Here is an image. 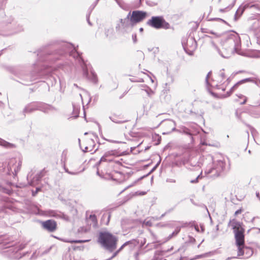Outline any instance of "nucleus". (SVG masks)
<instances>
[{
  "mask_svg": "<svg viewBox=\"0 0 260 260\" xmlns=\"http://www.w3.org/2000/svg\"><path fill=\"white\" fill-rule=\"evenodd\" d=\"M212 44L223 58H228L234 53H240L241 39L237 34H230L224 41L223 49L226 52L225 54L219 50L213 42H212Z\"/></svg>",
  "mask_w": 260,
  "mask_h": 260,
  "instance_id": "obj_1",
  "label": "nucleus"
},
{
  "mask_svg": "<svg viewBox=\"0 0 260 260\" xmlns=\"http://www.w3.org/2000/svg\"><path fill=\"white\" fill-rule=\"evenodd\" d=\"M63 48L66 50H72L70 52V55L73 56L76 59L78 63L80 65L83 72V75L91 82L96 84L98 82V79L96 74L92 71H90V74L88 73L87 64L85 63L84 60L81 56V54L76 50L72 44L64 43Z\"/></svg>",
  "mask_w": 260,
  "mask_h": 260,
  "instance_id": "obj_2",
  "label": "nucleus"
},
{
  "mask_svg": "<svg viewBox=\"0 0 260 260\" xmlns=\"http://www.w3.org/2000/svg\"><path fill=\"white\" fill-rule=\"evenodd\" d=\"M98 241L105 249L112 252L116 248L118 239L110 232H101Z\"/></svg>",
  "mask_w": 260,
  "mask_h": 260,
  "instance_id": "obj_3",
  "label": "nucleus"
},
{
  "mask_svg": "<svg viewBox=\"0 0 260 260\" xmlns=\"http://www.w3.org/2000/svg\"><path fill=\"white\" fill-rule=\"evenodd\" d=\"M209 159L213 161V166L206 172L210 174V177L216 178L221 175L226 170V165L223 159L215 160L211 155H208Z\"/></svg>",
  "mask_w": 260,
  "mask_h": 260,
  "instance_id": "obj_4",
  "label": "nucleus"
},
{
  "mask_svg": "<svg viewBox=\"0 0 260 260\" xmlns=\"http://www.w3.org/2000/svg\"><path fill=\"white\" fill-rule=\"evenodd\" d=\"M233 228L234 230L236 244L237 247H240L244 244V229L243 228V224L240 222L234 221Z\"/></svg>",
  "mask_w": 260,
  "mask_h": 260,
  "instance_id": "obj_5",
  "label": "nucleus"
},
{
  "mask_svg": "<svg viewBox=\"0 0 260 260\" xmlns=\"http://www.w3.org/2000/svg\"><path fill=\"white\" fill-rule=\"evenodd\" d=\"M147 25L155 29H168L170 24L167 22L162 16H152L147 22Z\"/></svg>",
  "mask_w": 260,
  "mask_h": 260,
  "instance_id": "obj_6",
  "label": "nucleus"
},
{
  "mask_svg": "<svg viewBox=\"0 0 260 260\" xmlns=\"http://www.w3.org/2000/svg\"><path fill=\"white\" fill-rule=\"evenodd\" d=\"M7 29L9 30V32L1 31L0 34L3 36L12 35L22 30V27L19 24H17L16 22L14 21L13 18L10 16L8 18L7 21Z\"/></svg>",
  "mask_w": 260,
  "mask_h": 260,
  "instance_id": "obj_7",
  "label": "nucleus"
},
{
  "mask_svg": "<svg viewBox=\"0 0 260 260\" xmlns=\"http://www.w3.org/2000/svg\"><path fill=\"white\" fill-rule=\"evenodd\" d=\"M248 31L257 38L260 37V19L248 20Z\"/></svg>",
  "mask_w": 260,
  "mask_h": 260,
  "instance_id": "obj_8",
  "label": "nucleus"
},
{
  "mask_svg": "<svg viewBox=\"0 0 260 260\" xmlns=\"http://www.w3.org/2000/svg\"><path fill=\"white\" fill-rule=\"evenodd\" d=\"M130 16L131 12L128 13L125 18L119 19L115 26V29L117 31H121L122 29H125L134 26V25H132Z\"/></svg>",
  "mask_w": 260,
  "mask_h": 260,
  "instance_id": "obj_9",
  "label": "nucleus"
},
{
  "mask_svg": "<svg viewBox=\"0 0 260 260\" xmlns=\"http://www.w3.org/2000/svg\"><path fill=\"white\" fill-rule=\"evenodd\" d=\"M22 165V161L19 159L17 162L15 159H11L8 166V174L11 175L12 174L14 176H16L17 173L20 171Z\"/></svg>",
  "mask_w": 260,
  "mask_h": 260,
  "instance_id": "obj_10",
  "label": "nucleus"
},
{
  "mask_svg": "<svg viewBox=\"0 0 260 260\" xmlns=\"http://www.w3.org/2000/svg\"><path fill=\"white\" fill-rule=\"evenodd\" d=\"M146 16L147 13L142 11L136 10L133 11L132 13L131 12L130 18L132 25H134L142 21L146 18Z\"/></svg>",
  "mask_w": 260,
  "mask_h": 260,
  "instance_id": "obj_11",
  "label": "nucleus"
},
{
  "mask_svg": "<svg viewBox=\"0 0 260 260\" xmlns=\"http://www.w3.org/2000/svg\"><path fill=\"white\" fill-rule=\"evenodd\" d=\"M253 105L248 107L249 112L251 116L258 118L260 117V110L254 107L260 105V94L253 98Z\"/></svg>",
  "mask_w": 260,
  "mask_h": 260,
  "instance_id": "obj_12",
  "label": "nucleus"
},
{
  "mask_svg": "<svg viewBox=\"0 0 260 260\" xmlns=\"http://www.w3.org/2000/svg\"><path fill=\"white\" fill-rule=\"evenodd\" d=\"M235 114L238 119L240 120L247 126L250 127V125L246 123V121L249 120L251 116L249 112L248 108L245 109L244 110H237Z\"/></svg>",
  "mask_w": 260,
  "mask_h": 260,
  "instance_id": "obj_13",
  "label": "nucleus"
},
{
  "mask_svg": "<svg viewBox=\"0 0 260 260\" xmlns=\"http://www.w3.org/2000/svg\"><path fill=\"white\" fill-rule=\"evenodd\" d=\"M238 257L245 255V258H248L250 257L253 253V251L251 248L246 246L244 244L238 247Z\"/></svg>",
  "mask_w": 260,
  "mask_h": 260,
  "instance_id": "obj_14",
  "label": "nucleus"
},
{
  "mask_svg": "<svg viewBox=\"0 0 260 260\" xmlns=\"http://www.w3.org/2000/svg\"><path fill=\"white\" fill-rule=\"evenodd\" d=\"M41 224L44 229L49 232H54L57 229V223L53 219L42 221Z\"/></svg>",
  "mask_w": 260,
  "mask_h": 260,
  "instance_id": "obj_15",
  "label": "nucleus"
},
{
  "mask_svg": "<svg viewBox=\"0 0 260 260\" xmlns=\"http://www.w3.org/2000/svg\"><path fill=\"white\" fill-rule=\"evenodd\" d=\"M36 110H38V105L37 102L30 103L26 105L22 113L25 117L26 114L31 113Z\"/></svg>",
  "mask_w": 260,
  "mask_h": 260,
  "instance_id": "obj_16",
  "label": "nucleus"
},
{
  "mask_svg": "<svg viewBox=\"0 0 260 260\" xmlns=\"http://www.w3.org/2000/svg\"><path fill=\"white\" fill-rule=\"evenodd\" d=\"M250 8L252 9L255 11L254 12L258 15H260V6L258 4H245L241 10V14L245 10Z\"/></svg>",
  "mask_w": 260,
  "mask_h": 260,
  "instance_id": "obj_17",
  "label": "nucleus"
},
{
  "mask_svg": "<svg viewBox=\"0 0 260 260\" xmlns=\"http://www.w3.org/2000/svg\"><path fill=\"white\" fill-rule=\"evenodd\" d=\"M116 154L117 152L115 150H111L106 152L101 157L97 165L100 164L103 161H111L112 159L111 158H109L108 157L111 156L116 155Z\"/></svg>",
  "mask_w": 260,
  "mask_h": 260,
  "instance_id": "obj_18",
  "label": "nucleus"
},
{
  "mask_svg": "<svg viewBox=\"0 0 260 260\" xmlns=\"http://www.w3.org/2000/svg\"><path fill=\"white\" fill-rule=\"evenodd\" d=\"M38 110L41 111L45 113H47L49 111H52L54 109V108L51 105L38 102Z\"/></svg>",
  "mask_w": 260,
  "mask_h": 260,
  "instance_id": "obj_19",
  "label": "nucleus"
},
{
  "mask_svg": "<svg viewBox=\"0 0 260 260\" xmlns=\"http://www.w3.org/2000/svg\"><path fill=\"white\" fill-rule=\"evenodd\" d=\"M174 79L173 76L168 73L167 72V82L165 84L164 90L166 91H169L170 88V85L174 82Z\"/></svg>",
  "mask_w": 260,
  "mask_h": 260,
  "instance_id": "obj_20",
  "label": "nucleus"
},
{
  "mask_svg": "<svg viewBox=\"0 0 260 260\" xmlns=\"http://www.w3.org/2000/svg\"><path fill=\"white\" fill-rule=\"evenodd\" d=\"M250 79V78H246L243 80H242L239 82H238L237 83H236L230 90V91H228L226 92V96H229L231 95V94L234 92V91L237 88V87L239 86V85L245 83L248 81H249Z\"/></svg>",
  "mask_w": 260,
  "mask_h": 260,
  "instance_id": "obj_21",
  "label": "nucleus"
},
{
  "mask_svg": "<svg viewBox=\"0 0 260 260\" xmlns=\"http://www.w3.org/2000/svg\"><path fill=\"white\" fill-rule=\"evenodd\" d=\"M0 146L7 149H13L16 148V145L9 143L0 138Z\"/></svg>",
  "mask_w": 260,
  "mask_h": 260,
  "instance_id": "obj_22",
  "label": "nucleus"
},
{
  "mask_svg": "<svg viewBox=\"0 0 260 260\" xmlns=\"http://www.w3.org/2000/svg\"><path fill=\"white\" fill-rule=\"evenodd\" d=\"M111 218V214L109 212L105 213L102 215L101 222L103 224L108 225Z\"/></svg>",
  "mask_w": 260,
  "mask_h": 260,
  "instance_id": "obj_23",
  "label": "nucleus"
},
{
  "mask_svg": "<svg viewBox=\"0 0 260 260\" xmlns=\"http://www.w3.org/2000/svg\"><path fill=\"white\" fill-rule=\"evenodd\" d=\"M49 212V215L50 216L62 218L65 219L66 220H69V217L64 214H59L55 211H50Z\"/></svg>",
  "mask_w": 260,
  "mask_h": 260,
  "instance_id": "obj_24",
  "label": "nucleus"
},
{
  "mask_svg": "<svg viewBox=\"0 0 260 260\" xmlns=\"http://www.w3.org/2000/svg\"><path fill=\"white\" fill-rule=\"evenodd\" d=\"M138 244L139 241L136 239H133L126 242V245L128 247L129 250L134 249Z\"/></svg>",
  "mask_w": 260,
  "mask_h": 260,
  "instance_id": "obj_25",
  "label": "nucleus"
},
{
  "mask_svg": "<svg viewBox=\"0 0 260 260\" xmlns=\"http://www.w3.org/2000/svg\"><path fill=\"white\" fill-rule=\"evenodd\" d=\"M73 112H72V117L76 118L79 116V111H80V107L78 106H76L75 104H73Z\"/></svg>",
  "mask_w": 260,
  "mask_h": 260,
  "instance_id": "obj_26",
  "label": "nucleus"
},
{
  "mask_svg": "<svg viewBox=\"0 0 260 260\" xmlns=\"http://www.w3.org/2000/svg\"><path fill=\"white\" fill-rule=\"evenodd\" d=\"M225 74L224 73V69H222L219 71L217 81L218 83H222L223 79L225 78Z\"/></svg>",
  "mask_w": 260,
  "mask_h": 260,
  "instance_id": "obj_27",
  "label": "nucleus"
},
{
  "mask_svg": "<svg viewBox=\"0 0 260 260\" xmlns=\"http://www.w3.org/2000/svg\"><path fill=\"white\" fill-rule=\"evenodd\" d=\"M45 173V170L43 169L39 173L37 174L33 178V181L38 182L44 176Z\"/></svg>",
  "mask_w": 260,
  "mask_h": 260,
  "instance_id": "obj_28",
  "label": "nucleus"
},
{
  "mask_svg": "<svg viewBox=\"0 0 260 260\" xmlns=\"http://www.w3.org/2000/svg\"><path fill=\"white\" fill-rule=\"evenodd\" d=\"M110 120L114 123L120 124L126 122L128 121V120H118L116 116H110Z\"/></svg>",
  "mask_w": 260,
  "mask_h": 260,
  "instance_id": "obj_29",
  "label": "nucleus"
},
{
  "mask_svg": "<svg viewBox=\"0 0 260 260\" xmlns=\"http://www.w3.org/2000/svg\"><path fill=\"white\" fill-rule=\"evenodd\" d=\"M105 34L107 38H111L114 34V29L112 27L106 28L105 30Z\"/></svg>",
  "mask_w": 260,
  "mask_h": 260,
  "instance_id": "obj_30",
  "label": "nucleus"
},
{
  "mask_svg": "<svg viewBox=\"0 0 260 260\" xmlns=\"http://www.w3.org/2000/svg\"><path fill=\"white\" fill-rule=\"evenodd\" d=\"M180 228H179V227H177L175 230L171 234H170L169 236H168L166 239V240L165 242H167L169 240H170L171 239H172L174 236H176L180 232Z\"/></svg>",
  "mask_w": 260,
  "mask_h": 260,
  "instance_id": "obj_31",
  "label": "nucleus"
},
{
  "mask_svg": "<svg viewBox=\"0 0 260 260\" xmlns=\"http://www.w3.org/2000/svg\"><path fill=\"white\" fill-rule=\"evenodd\" d=\"M63 169H64V171L67 173L68 174H70V175H78L80 173L83 172L84 171V170H83L82 171H80V172H72V171H69V170L68 169V168H67L66 167V165L64 164L63 166Z\"/></svg>",
  "mask_w": 260,
  "mask_h": 260,
  "instance_id": "obj_32",
  "label": "nucleus"
},
{
  "mask_svg": "<svg viewBox=\"0 0 260 260\" xmlns=\"http://www.w3.org/2000/svg\"><path fill=\"white\" fill-rule=\"evenodd\" d=\"M181 132L184 134L189 136L191 139L192 141L193 140L192 135L188 128L184 127L181 129Z\"/></svg>",
  "mask_w": 260,
  "mask_h": 260,
  "instance_id": "obj_33",
  "label": "nucleus"
},
{
  "mask_svg": "<svg viewBox=\"0 0 260 260\" xmlns=\"http://www.w3.org/2000/svg\"><path fill=\"white\" fill-rule=\"evenodd\" d=\"M126 246V242H125L117 251H116L113 253V255L110 258H109V259H111L113 257H115Z\"/></svg>",
  "mask_w": 260,
  "mask_h": 260,
  "instance_id": "obj_34",
  "label": "nucleus"
},
{
  "mask_svg": "<svg viewBox=\"0 0 260 260\" xmlns=\"http://www.w3.org/2000/svg\"><path fill=\"white\" fill-rule=\"evenodd\" d=\"M126 246V242H125L117 251H116L113 253V255L110 258H109V259H111L113 257H115Z\"/></svg>",
  "mask_w": 260,
  "mask_h": 260,
  "instance_id": "obj_35",
  "label": "nucleus"
},
{
  "mask_svg": "<svg viewBox=\"0 0 260 260\" xmlns=\"http://www.w3.org/2000/svg\"><path fill=\"white\" fill-rule=\"evenodd\" d=\"M0 191L5 193H7V194H10L12 192V191L11 189L7 188L5 187H4L3 186H1V185H0Z\"/></svg>",
  "mask_w": 260,
  "mask_h": 260,
  "instance_id": "obj_36",
  "label": "nucleus"
},
{
  "mask_svg": "<svg viewBox=\"0 0 260 260\" xmlns=\"http://www.w3.org/2000/svg\"><path fill=\"white\" fill-rule=\"evenodd\" d=\"M203 177L202 173L199 175L195 179L190 180V182L191 183H197L199 182V180Z\"/></svg>",
  "mask_w": 260,
  "mask_h": 260,
  "instance_id": "obj_37",
  "label": "nucleus"
},
{
  "mask_svg": "<svg viewBox=\"0 0 260 260\" xmlns=\"http://www.w3.org/2000/svg\"><path fill=\"white\" fill-rule=\"evenodd\" d=\"M89 219L92 221L94 224H96L97 223V219L96 216L94 214H91L89 216Z\"/></svg>",
  "mask_w": 260,
  "mask_h": 260,
  "instance_id": "obj_38",
  "label": "nucleus"
},
{
  "mask_svg": "<svg viewBox=\"0 0 260 260\" xmlns=\"http://www.w3.org/2000/svg\"><path fill=\"white\" fill-rule=\"evenodd\" d=\"M209 20V21H218L222 22L224 23L227 24V22L225 20H223L221 18H210Z\"/></svg>",
  "mask_w": 260,
  "mask_h": 260,
  "instance_id": "obj_39",
  "label": "nucleus"
},
{
  "mask_svg": "<svg viewBox=\"0 0 260 260\" xmlns=\"http://www.w3.org/2000/svg\"><path fill=\"white\" fill-rule=\"evenodd\" d=\"M99 0H96V1L90 6L89 9L90 11L89 12V13H91V11L93 10V9L94 8V7L97 5L98 2Z\"/></svg>",
  "mask_w": 260,
  "mask_h": 260,
  "instance_id": "obj_40",
  "label": "nucleus"
},
{
  "mask_svg": "<svg viewBox=\"0 0 260 260\" xmlns=\"http://www.w3.org/2000/svg\"><path fill=\"white\" fill-rule=\"evenodd\" d=\"M89 241V240H79L72 241V242L74 243H85V242H88Z\"/></svg>",
  "mask_w": 260,
  "mask_h": 260,
  "instance_id": "obj_41",
  "label": "nucleus"
},
{
  "mask_svg": "<svg viewBox=\"0 0 260 260\" xmlns=\"http://www.w3.org/2000/svg\"><path fill=\"white\" fill-rule=\"evenodd\" d=\"M5 215V209L3 208H0V218H4Z\"/></svg>",
  "mask_w": 260,
  "mask_h": 260,
  "instance_id": "obj_42",
  "label": "nucleus"
},
{
  "mask_svg": "<svg viewBox=\"0 0 260 260\" xmlns=\"http://www.w3.org/2000/svg\"><path fill=\"white\" fill-rule=\"evenodd\" d=\"M211 71L209 72L208 73V74L207 75V76H206V82L207 85L209 84L208 79L210 77V76H211Z\"/></svg>",
  "mask_w": 260,
  "mask_h": 260,
  "instance_id": "obj_43",
  "label": "nucleus"
},
{
  "mask_svg": "<svg viewBox=\"0 0 260 260\" xmlns=\"http://www.w3.org/2000/svg\"><path fill=\"white\" fill-rule=\"evenodd\" d=\"M116 3L118 4V5L120 7V8H123L122 7V2L121 0H114Z\"/></svg>",
  "mask_w": 260,
  "mask_h": 260,
  "instance_id": "obj_44",
  "label": "nucleus"
},
{
  "mask_svg": "<svg viewBox=\"0 0 260 260\" xmlns=\"http://www.w3.org/2000/svg\"><path fill=\"white\" fill-rule=\"evenodd\" d=\"M239 97L240 98H244V101H243V102L241 103V105L245 104L246 103V101H247V98L244 96H243V95H241Z\"/></svg>",
  "mask_w": 260,
  "mask_h": 260,
  "instance_id": "obj_45",
  "label": "nucleus"
},
{
  "mask_svg": "<svg viewBox=\"0 0 260 260\" xmlns=\"http://www.w3.org/2000/svg\"><path fill=\"white\" fill-rule=\"evenodd\" d=\"M40 190H41L40 188H39V187L37 188H36V190H35V191H32V195L33 196H35L37 194V193H38V192Z\"/></svg>",
  "mask_w": 260,
  "mask_h": 260,
  "instance_id": "obj_46",
  "label": "nucleus"
},
{
  "mask_svg": "<svg viewBox=\"0 0 260 260\" xmlns=\"http://www.w3.org/2000/svg\"><path fill=\"white\" fill-rule=\"evenodd\" d=\"M90 13H88V14H87V15H86V19H87V21L89 25H91V22H90V21H89V16H90Z\"/></svg>",
  "mask_w": 260,
  "mask_h": 260,
  "instance_id": "obj_47",
  "label": "nucleus"
},
{
  "mask_svg": "<svg viewBox=\"0 0 260 260\" xmlns=\"http://www.w3.org/2000/svg\"><path fill=\"white\" fill-rule=\"evenodd\" d=\"M241 212H242V210H241V209L237 210L235 212V215H238V214H240Z\"/></svg>",
  "mask_w": 260,
  "mask_h": 260,
  "instance_id": "obj_48",
  "label": "nucleus"
},
{
  "mask_svg": "<svg viewBox=\"0 0 260 260\" xmlns=\"http://www.w3.org/2000/svg\"><path fill=\"white\" fill-rule=\"evenodd\" d=\"M106 140L108 141V142H111V143H119L118 141H114V140H108V139H106Z\"/></svg>",
  "mask_w": 260,
  "mask_h": 260,
  "instance_id": "obj_49",
  "label": "nucleus"
},
{
  "mask_svg": "<svg viewBox=\"0 0 260 260\" xmlns=\"http://www.w3.org/2000/svg\"><path fill=\"white\" fill-rule=\"evenodd\" d=\"M132 38H133V40L134 41V42L135 43L136 42V41H137V36H136V35L135 34V35H133L132 36Z\"/></svg>",
  "mask_w": 260,
  "mask_h": 260,
  "instance_id": "obj_50",
  "label": "nucleus"
},
{
  "mask_svg": "<svg viewBox=\"0 0 260 260\" xmlns=\"http://www.w3.org/2000/svg\"><path fill=\"white\" fill-rule=\"evenodd\" d=\"M168 214V212H166L165 213L162 214L159 218L158 219H161L163 217L165 216L166 214Z\"/></svg>",
  "mask_w": 260,
  "mask_h": 260,
  "instance_id": "obj_51",
  "label": "nucleus"
},
{
  "mask_svg": "<svg viewBox=\"0 0 260 260\" xmlns=\"http://www.w3.org/2000/svg\"><path fill=\"white\" fill-rule=\"evenodd\" d=\"M238 258V256L229 257L225 260H230L233 258Z\"/></svg>",
  "mask_w": 260,
  "mask_h": 260,
  "instance_id": "obj_52",
  "label": "nucleus"
},
{
  "mask_svg": "<svg viewBox=\"0 0 260 260\" xmlns=\"http://www.w3.org/2000/svg\"><path fill=\"white\" fill-rule=\"evenodd\" d=\"M158 165H159V163H157V164H156V165L153 167V168L152 169V170H151V172H153V171H154V170L156 169V168L158 167Z\"/></svg>",
  "mask_w": 260,
  "mask_h": 260,
  "instance_id": "obj_53",
  "label": "nucleus"
},
{
  "mask_svg": "<svg viewBox=\"0 0 260 260\" xmlns=\"http://www.w3.org/2000/svg\"><path fill=\"white\" fill-rule=\"evenodd\" d=\"M194 228H195V230H196L197 232H199V228H198V226L197 225H194Z\"/></svg>",
  "mask_w": 260,
  "mask_h": 260,
  "instance_id": "obj_54",
  "label": "nucleus"
},
{
  "mask_svg": "<svg viewBox=\"0 0 260 260\" xmlns=\"http://www.w3.org/2000/svg\"><path fill=\"white\" fill-rule=\"evenodd\" d=\"M173 210H174V208H172L171 209L168 210L167 211H166V212H168V213H169L171 212V211H172Z\"/></svg>",
  "mask_w": 260,
  "mask_h": 260,
  "instance_id": "obj_55",
  "label": "nucleus"
},
{
  "mask_svg": "<svg viewBox=\"0 0 260 260\" xmlns=\"http://www.w3.org/2000/svg\"><path fill=\"white\" fill-rule=\"evenodd\" d=\"M256 196L257 198H258L259 200H260L259 193V192H256Z\"/></svg>",
  "mask_w": 260,
  "mask_h": 260,
  "instance_id": "obj_56",
  "label": "nucleus"
},
{
  "mask_svg": "<svg viewBox=\"0 0 260 260\" xmlns=\"http://www.w3.org/2000/svg\"><path fill=\"white\" fill-rule=\"evenodd\" d=\"M169 124L170 125H172V124L174 125V123L173 121H169Z\"/></svg>",
  "mask_w": 260,
  "mask_h": 260,
  "instance_id": "obj_57",
  "label": "nucleus"
},
{
  "mask_svg": "<svg viewBox=\"0 0 260 260\" xmlns=\"http://www.w3.org/2000/svg\"><path fill=\"white\" fill-rule=\"evenodd\" d=\"M170 182L175 183L176 182V181L174 179H170Z\"/></svg>",
  "mask_w": 260,
  "mask_h": 260,
  "instance_id": "obj_58",
  "label": "nucleus"
},
{
  "mask_svg": "<svg viewBox=\"0 0 260 260\" xmlns=\"http://www.w3.org/2000/svg\"><path fill=\"white\" fill-rule=\"evenodd\" d=\"M31 81H32V80L31 79L29 82H30ZM23 84H24L25 85H29L30 83H23Z\"/></svg>",
  "mask_w": 260,
  "mask_h": 260,
  "instance_id": "obj_59",
  "label": "nucleus"
},
{
  "mask_svg": "<svg viewBox=\"0 0 260 260\" xmlns=\"http://www.w3.org/2000/svg\"><path fill=\"white\" fill-rule=\"evenodd\" d=\"M230 79L229 78L226 80L227 84H229L230 82Z\"/></svg>",
  "mask_w": 260,
  "mask_h": 260,
  "instance_id": "obj_60",
  "label": "nucleus"
},
{
  "mask_svg": "<svg viewBox=\"0 0 260 260\" xmlns=\"http://www.w3.org/2000/svg\"><path fill=\"white\" fill-rule=\"evenodd\" d=\"M96 174L99 176H101L100 174V172H99V171L98 170L97 172H96Z\"/></svg>",
  "mask_w": 260,
  "mask_h": 260,
  "instance_id": "obj_61",
  "label": "nucleus"
},
{
  "mask_svg": "<svg viewBox=\"0 0 260 260\" xmlns=\"http://www.w3.org/2000/svg\"><path fill=\"white\" fill-rule=\"evenodd\" d=\"M139 30L140 32H142L143 31V28L142 27H141L140 29H139Z\"/></svg>",
  "mask_w": 260,
  "mask_h": 260,
  "instance_id": "obj_62",
  "label": "nucleus"
},
{
  "mask_svg": "<svg viewBox=\"0 0 260 260\" xmlns=\"http://www.w3.org/2000/svg\"><path fill=\"white\" fill-rule=\"evenodd\" d=\"M85 150H84V151H85V152H87V151H88V147H86L85 148Z\"/></svg>",
  "mask_w": 260,
  "mask_h": 260,
  "instance_id": "obj_63",
  "label": "nucleus"
},
{
  "mask_svg": "<svg viewBox=\"0 0 260 260\" xmlns=\"http://www.w3.org/2000/svg\"><path fill=\"white\" fill-rule=\"evenodd\" d=\"M36 253V252H34V253L32 254V256H31V257H34V256H35Z\"/></svg>",
  "mask_w": 260,
  "mask_h": 260,
  "instance_id": "obj_64",
  "label": "nucleus"
}]
</instances>
